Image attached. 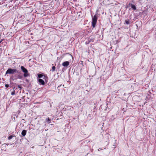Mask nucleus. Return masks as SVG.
<instances>
[{
  "mask_svg": "<svg viewBox=\"0 0 156 156\" xmlns=\"http://www.w3.org/2000/svg\"><path fill=\"white\" fill-rule=\"evenodd\" d=\"M23 76H22L19 75L17 76V77L19 79H22L23 78Z\"/></svg>",
  "mask_w": 156,
  "mask_h": 156,
  "instance_id": "obj_9",
  "label": "nucleus"
},
{
  "mask_svg": "<svg viewBox=\"0 0 156 156\" xmlns=\"http://www.w3.org/2000/svg\"><path fill=\"white\" fill-rule=\"evenodd\" d=\"M125 23L127 24H129V22L128 21L126 20Z\"/></svg>",
  "mask_w": 156,
  "mask_h": 156,
  "instance_id": "obj_13",
  "label": "nucleus"
},
{
  "mask_svg": "<svg viewBox=\"0 0 156 156\" xmlns=\"http://www.w3.org/2000/svg\"><path fill=\"white\" fill-rule=\"evenodd\" d=\"M15 90H14L11 93V94L12 95H14L15 94Z\"/></svg>",
  "mask_w": 156,
  "mask_h": 156,
  "instance_id": "obj_12",
  "label": "nucleus"
},
{
  "mask_svg": "<svg viewBox=\"0 0 156 156\" xmlns=\"http://www.w3.org/2000/svg\"><path fill=\"white\" fill-rule=\"evenodd\" d=\"M97 19L98 18L96 15H94L92 19V26L93 28L95 26V25L97 21Z\"/></svg>",
  "mask_w": 156,
  "mask_h": 156,
  "instance_id": "obj_3",
  "label": "nucleus"
},
{
  "mask_svg": "<svg viewBox=\"0 0 156 156\" xmlns=\"http://www.w3.org/2000/svg\"><path fill=\"white\" fill-rule=\"evenodd\" d=\"M69 64V63L68 61H66L63 62L62 64V65L64 67L68 66Z\"/></svg>",
  "mask_w": 156,
  "mask_h": 156,
  "instance_id": "obj_4",
  "label": "nucleus"
},
{
  "mask_svg": "<svg viewBox=\"0 0 156 156\" xmlns=\"http://www.w3.org/2000/svg\"><path fill=\"white\" fill-rule=\"evenodd\" d=\"M5 87L6 88H8L9 87V85L6 84L5 85Z\"/></svg>",
  "mask_w": 156,
  "mask_h": 156,
  "instance_id": "obj_14",
  "label": "nucleus"
},
{
  "mask_svg": "<svg viewBox=\"0 0 156 156\" xmlns=\"http://www.w3.org/2000/svg\"><path fill=\"white\" fill-rule=\"evenodd\" d=\"M21 69L22 70L23 72L24 73L23 76L25 77H27L29 76V74L28 73V71L27 69H25L24 66H21Z\"/></svg>",
  "mask_w": 156,
  "mask_h": 156,
  "instance_id": "obj_1",
  "label": "nucleus"
},
{
  "mask_svg": "<svg viewBox=\"0 0 156 156\" xmlns=\"http://www.w3.org/2000/svg\"><path fill=\"white\" fill-rule=\"evenodd\" d=\"M26 133L27 131L25 130H23L22 131L21 134L23 136H24L26 135Z\"/></svg>",
  "mask_w": 156,
  "mask_h": 156,
  "instance_id": "obj_6",
  "label": "nucleus"
},
{
  "mask_svg": "<svg viewBox=\"0 0 156 156\" xmlns=\"http://www.w3.org/2000/svg\"><path fill=\"white\" fill-rule=\"evenodd\" d=\"M38 77L39 78H44V77H45L44 76V75H43L42 74H38Z\"/></svg>",
  "mask_w": 156,
  "mask_h": 156,
  "instance_id": "obj_8",
  "label": "nucleus"
},
{
  "mask_svg": "<svg viewBox=\"0 0 156 156\" xmlns=\"http://www.w3.org/2000/svg\"><path fill=\"white\" fill-rule=\"evenodd\" d=\"M46 122H48V123H50V121H51V119L49 118H48L47 119H46Z\"/></svg>",
  "mask_w": 156,
  "mask_h": 156,
  "instance_id": "obj_10",
  "label": "nucleus"
},
{
  "mask_svg": "<svg viewBox=\"0 0 156 156\" xmlns=\"http://www.w3.org/2000/svg\"><path fill=\"white\" fill-rule=\"evenodd\" d=\"M55 66H53L52 67V70H51L52 71H54L55 70Z\"/></svg>",
  "mask_w": 156,
  "mask_h": 156,
  "instance_id": "obj_11",
  "label": "nucleus"
},
{
  "mask_svg": "<svg viewBox=\"0 0 156 156\" xmlns=\"http://www.w3.org/2000/svg\"><path fill=\"white\" fill-rule=\"evenodd\" d=\"M17 71V70L16 69H12L11 68H9L6 71L5 73V75L8 74H13L14 73H16Z\"/></svg>",
  "mask_w": 156,
  "mask_h": 156,
  "instance_id": "obj_2",
  "label": "nucleus"
},
{
  "mask_svg": "<svg viewBox=\"0 0 156 156\" xmlns=\"http://www.w3.org/2000/svg\"><path fill=\"white\" fill-rule=\"evenodd\" d=\"M38 81L40 83V84L44 85L45 83L44 81L42 79H39L38 80Z\"/></svg>",
  "mask_w": 156,
  "mask_h": 156,
  "instance_id": "obj_5",
  "label": "nucleus"
},
{
  "mask_svg": "<svg viewBox=\"0 0 156 156\" xmlns=\"http://www.w3.org/2000/svg\"><path fill=\"white\" fill-rule=\"evenodd\" d=\"M11 136V137H12V136Z\"/></svg>",
  "mask_w": 156,
  "mask_h": 156,
  "instance_id": "obj_16",
  "label": "nucleus"
},
{
  "mask_svg": "<svg viewBox=\"0 0 156 156\" xmlns=\"http://www.w3.org/2000/svg\"><path fill=\"white\" fill-rule=\"evenodd\" d=\"M12 137H8V139L10 140L12 138Z\"/></svg>",
  "mask_w": 156,
  "mask_h": 156,
  "instance_id": "obj_15",
  "label": "nucleus"
},
{
  "mask_svg": "<svg viewBox=\"0 0 156 156\" xmlns=\"http://www.w3.org/2000/svg\"><path fill=\"white\" fill-rule=\"evenodd\" d=\"M130 5H131V8L134 10H135L136 9V6L132 4H131Z\"/></svg>",
  "mask_w": 156,
  "mask_h": 156,
  "instance_id": "obj_7",
  "label": "nucleus"
}]
</instances>
